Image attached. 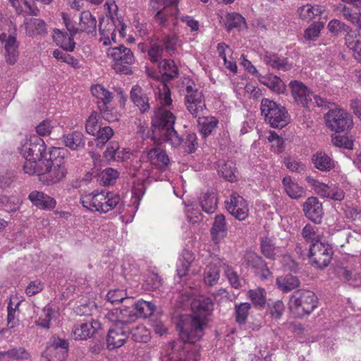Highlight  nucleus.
I'll return each mask as SVG.
<instances>
[{"label": "nucleus", "mask_w": 361, "mask_h": 361, "mask_svg": "<svg viewBox=\"0 0 361 361\" xmlns=\"http://www.w3.org/2000/svg\"><path fill=\"white\" fill-rule=\"evenodd\" d=\"M192 314L189 327L180 331V336L184 343H194L204 334L208 318L214 310V302L208 297L200 296L191 302Z\"/></svg>", "instance_id": "1"}, {"label": "nucleus", "mask_w": 361, "mask_h": 361, "mask_svg": "<svg viewBox=\"0 0 361 361\" xmlns=\"http://www.w3.org/2000/svg\"><path fill=\"white\" fill-rule=\"evenodd\" d=\"M61 149L52 147L49 152V157L44 160L40 182L47 186L58 184L65 180L68 173L66 161L61 154Z\"/></svg>", "instance_id": "2"}, {"label": "nucleus", "mask_w": 361, "mask_h": 361, "mask_svg": "<svg viewBox=\"0 0 361 361\" xmlns=\"http://www.w3.org/2000/svg\"><path fill=\"white\" fill-rule=\"evenodd\" d=\"M176 120V116L169 109L157 106L152 117V127L154 132L158 131L160 133L163 140L169 142L174 147H178L183 140L173 128Z\"/></svg>", "instance_id": "3"}, {"label": "nucleus", "mask_w": 361, "mask_h": 361, "mask_svg": "<svg viewBox=\"0 0 361 361\" xmlns=\"http://www.w3.org/2000/svg\"><path fill=\"white\" fill-rule=\"evenodd\" d=\"M80 200L82 205L88 210L105 214L116 208L121 197L114 192L102 190L83 194Z\"/></svg>", "instance_id": "4"}, {"label": "nucleus", "mask_w": 361, "mask_h": 361, "mask_svg": "<svg viewBox=\"0 0 361 361\" xmlns=\"http://www.w3.org/2000/svg\"><path fill=\"white\" fill-rule=\"evenodd\" d=\"M317 298L314 292L299 289L290 297L288 307L295 317H302L310 314L317 307Z\"/></svg>", "instance_id": "5"}, {"label": "nucleus", "mask_w": 361, "mask_h": 361, "mask_svg": "<svg viewBox=\"0 0 361 361\" xmlns=\"http://www.w3.org/2000/svg\"><path fill=\"white\" fill-rule=\"evenodd\" d=\"M106 56L111 63L112 68L118 73H132V66L135 59L130 49L120 45L118 47H109L106 51Z\"/></svg>", "instance_id": "6"}, {"label": "nucleus", "mask_w": 361, "mask_h": 361, "mask_svg": "<svg viewBox=\"0 0 361 361\" xmlns=\"http://www.w3.org/2000/svg\"><path fill=\"white\" fill-rule=\"evenodd\" d=\"M261 114L272 128H281L288 123L289 116L285 107L267 98L261 101Z\"/></svg>", "instance_id": "7"}, {"label": "nucleus", "mask_w": 361, "mask_h": 361, "mask_svg": "<svg viewBox=\"0 0 361 361\" xmlns=\"http://www.w3.org/2000/svg\"><path fill=\"white\" fill-rule=\"evenodd\" d=\"M62 18L72 36L80 32L93 34L96 32L97 20L89 11H84L80 13L78 22H72L65 13H62Z\"/></svg>", "instance_id": "8"}, {"label": "nucleus", "mask_w": 361, "mask_h": 361, "mask_svg": "<svg viewBox=\"0 0 361 361\" xmlns=\"http://www.w3.org/2000/svg\"><path fill=\"white\" fill-rule=\"evenodd\" d=\"M47 146L42 138L36 135H30L22 143L20 153L25 160H38L47 158Z\"/></svg>", "instance_id": "9"}, {"label": "nucleus", "mask_w": 361, "mask_h": 361, "mask_svg": "<svg viewBox=\"0 0 361 361\" xmlns=\"http://www.w3.org/2000/svg\"><path fill=\"white\" fill-rule=\"evenodd\" d=\"M326 126L336 133L348 130L353 127L351 116L342 109H331L325 116Z\"/></svg>", "instance_id": "10"}, {"label": "nucleus", "mask_w": 361, "mask_h": 361, "mask_svg": "<svg viewBox=\"0 0 361 361\" xmlns=\"http://www.w3.org/2000/svg\"><path fill=\"white\" fill-rule=\"evenodd\" d=\"M184 103L186 109L194 118L200 116L206 109L202 92L192 85H188L185 88Z\"/></svg>", "instance_id": "11"}, {"label": "nucleus", "mask_w": 361, "mask_h": 361, "mask_svg": "<svg viewBox=\"0 0 361 361\" xmlns=\"http://www.w3.org/2000/svg\"><path fill=\"white\" fill-rule=\"evenodd\" d=\"M332 255V248L328 243L315 242L310 246L309 258L311 264L317 268L326 267L331 261Z\"/></svg>", "instance_id": "12"}, {"label": "nucleus", "mask_w": 361, "mask_h": 361, "mask_svg": "<svg viewBox=\"0 0 361 361\" xmlns=\"http://www.w3.org/2000/svg\"><path fill=\"white\" fill-rule=\"evenodd\" d=\"M227 211L238 221H244L249 214L247 201L236 192H233L228 200L226 202Z\"/></svg>", "instance_id": "13"}, {"label": "nucleus", "mask_w": 361, "mask_h": 361, "mask_svg": "<svg viewBox=\"0 0 361 361\" xmlns=\"http://www.w3.org/2000/svg\"><path fill=\"white\" fill-rule=\"evenodd\" d=\"M129 332L128 326L112 324L106 338L107 348L109 350H114L123 346L128 338Z\"/></svg>", "instance_id": "14"}, {"label": "nucleus", "mask_w": 361, "mask_h": 361, "mask_svg": "<svg viewBox=\"0 0 361 361\" xmlns=\"http://www.w3.org/2000/svg\"><path fill=\"white\" fill-rule=\"evenodd\" d=\"M291 94L295 102L305 108H311L312 104V92L302 82L291 81L289 84Z\"/></svg>", "instance_id": "15"}, {"label": "nucleus", "mask_w": 361, "mask_h": 361, "mask_svg": "<svg viewBox=\"0 0 361 361\" xmlns=\"http://www.w3.org/2000/svg\"><path fill=\"white\" fill-rule=\"evenodd\" d=\"M106 319L114 324L118 326H128L137 319V314L133 307H125L123 309H114L106 314Z\"/></svg>", "instance_id": "16"}, {"label": "nucleus", "mask_w": 361, "mask_h": 361, "mask_svg": "<svg viewBox=\"0 0 361 361\" xmlns=\"http://www.w3.org/2000/svg\"><path fill=\"white\" fill-rule=\"evenodd\" d=\"M243 264L253 269L255 273L260 274L263 278H267L270 274L267 263L254 252H246L243 258Z\"/></svg>", "instance_id": "17"}, {"label": "nucleus", "mask_w": 361, "mask_h": 361, "mask_svg": "<svg viewBox=\"0 0 361 361\" xmlns=\"http://www.w3.org/2000/svg\"><path fill=\"white\" fill-rule=\"evenodd\" d=\"M305 216L311 221L319 224L322 221L324 211L322 204L315 197H308L302 205Z\"/></svg>", "instance_id": "18"}, {"label": "nucleus", "mask_w": 361, "mask_h": 361, "mask_svg": "<svg viewBox=\"0 0 361 361\" xmlns=\"http://www.w3.org/2000/svg\"><path fill=\"white\" fill-rule=\"evenodd\" d=\"M147 159L155 169L164 171L170 160L166 151L160 147H154L147 152Z\"/></svg>", "instance_id": "19"}, {"label": "nucleus", "mask_w": 361, "mask_h": 361, "mask_svg": "<svg viewBox=\"0 0 361 361\" xmlns=\"http://www.w3.org/2000/svg\"><path fill=\"white\" fill-rule=\"evenodd\" d=\"M100 326L101 324L97 321L76 324L73 329L72 338L79 341L87 340L92 336Z\"/></svg>", "instance_id": "20"}, {"label": "nucleus", "mask_w": 361, "mask_h": 361, "mask_svg": "<svg viewBox=\"0 0 361 361\" xmlns=\"http://www.w3.org/2000/svg\"><path fill=\"white\" fill-rule=\"evenodd\" d=\"M28 200L40 209L51 210L56 205V200L42 191L33 190L28 195Z\"/></svg>", "instance_id": "21"}, {"label": "nucleus", "mask_w": 361, "mask_h": 361, "mask_svg": "<svg viewBox=\"0 0 361 361\" xmlns=\"http://www.w3.org/2000/svg\"><path fill=\"white\" fill-rule=\"evenodd\" d=\"M62 142L66 147L74 151H80L85 146L84 134L78 130L64 134L62 137Z\"/></svg>", "instance_id": "22"}, {"label": "nucleus", "mask_w": 361, "mask_h": 361, "mask_svg": "<svg viewBox=\"0 0 361 361\" xmlns=\"http://www.w3.org/2000/svg\"><path fill=\"white\" fill-rule=\"evenodd\" d=\"M312 162L320 171H330L335 167V161L324 151H317L312 154Z\"/></svg>", "instance_id": "23"}, {"label": "nucleus", "mask_w": 361, "mask_h": 361, "mask_svg": "<svg viewBox=\"0 0 361 361\" xmlns=\"http://www.w3.org/2000/svg\"><path fill=\"white\" fill-rule=\"evenodd\" d=\"M130 99L142 114L149 111L150 108L149 98L139 85H135L132 87Z\"/></svg>", "instance_id": "24"}, {"label": "nucleus", "mask_w": 361, "mask_h": 361, "mask_svg": "<svg viewBox=\"0 0 361 361\" xmlns=\"http://www.w3.org/2000/svg\"><path fill=\"white\" fill-rule=\"evenodd\" d=\"M300 18L304 20L310 21L317 16H326V8L322 5L307 4L298 9Z\"/></svg>", "instance_id": "25"}, {"label": "nucleus", "mask_w": 361, "mask_h": 361, "mask_svg": "<svg viewBox=\"0 0 361 361\" xmlns=\"http://www.w3.org/2000/svg\"><path fill=\"white\" fill-rule=\"evenodd\" d=\"M178 0H151L150 4L153 8H155V4L161 3L165 7L163 10L159 11L155 15V20L159 23L160 25H164L169 20L168 8L171 7L173 13L177 12L176 4Z\"/></svg>", "instance_id": "26"}, {"label": "nucleus", "mask_w": 361, "mask_h": 361, "mask_svg": "<svg viewBox=\"0 0 361 361\" xmlns=\"http://www.w3.org/2000/svg\"><path fill=\"white\" fill-rule=\"evenodd\" d=\"M25 31L30 37L42 36L47 32L46 24L39 18H28L24 21Z\"/></svg>", "instance_id": "27"}, {"label": "nucleus", "mask_w": 361, "mask_h": 361, "mask_svg": "<svg viewBox=\"0 0 361 361\" xmlns=\"http://www.w3.org/2000/svg\"><path fill=\"white\" fill-rule=\"evenodd\" d=\"M283 187L286 194L292 199H299L305 196V189L289 176L282 180Z\"/></svg>", "instance_id": "28"}, {"label": "nucleus", "mask_w": 361, "mask_h": 361, "mask_svg": "<svg viewBox=\"0 0 361 361\" xmlns=\"http://www.w3.org/2000/svg\"><path fill=\"white\" fill-rule=\"evenodd\" d=\"M5 59L7 63L13 65L16 63L18 57V42L16 37L8 35L6 43L4 44Z\"/></svg>", "instance_id": "29"}, {"label": "nucleus", "mask_w": 361, "mask_h": 361, "mask_svg": "<svg viewBox=\"0 0 361 361\" xmlns=\"http://www.w3.org/2000/svg\"><path fill=\"white\" fill-rule=\"evenodd\" d=\"M91 92L93 97L98 99L97 105L104 106L110 105L114 98L112 92L107 90L104 86L97 84L91 87Z\"/></svg>", "instance_id": "30"}, {"label": "nucleus", "mask_w": 361, "mask_h": 361, "mask_svg": "<svg viewBox=\"0 0 361 361\" xmlns=\"http://www.w3.org/2000/svg\"><path fill=\"white\" fill-rule=\"evenodd\" d=\"M195 259L194 254L188 250H184L178 259L177 265V274L180 278L188 275L192 262Z\"/></svg>", "instance_id": "31"}, {"label": "nucleus", "mask_w": 361, "mask_h": 361, "mask_svg": "<svg viewBox=\"0 0 361 361\" xmlns=\"http://www.w3.org/2000/svg\"><path fill=\"white\" fill-rule=\"evenodd\" d=\"M264 61L273 68L283 71L290 70L292 65L288 63L287 59L280 58L277 54L266 52L263 57Z\"/></svg>", "instance_id": "32"}, {"label": "nucleus", "mask_w": 361, "mask_h": 361, "mask_svg": "<svg viewBox=\"0 0 361 361\" xmlns=\"http://www.w3.org/2000/svg\"><path fill=\"white\" fill-rule=\"evenodd\" d=\"M277 287L283 292L288 293L298 288L300 284V280L297 276L291 274L279 276L276 281Z\"/></svg>", "instance_id": "33"}, {"label": "nucleus", "mask_w": 361, "mask_h": 361, "mask_svg": "<svg viewBox=\"0 0 361 361\" xmlns=\"http://www.w3.org/2000/svg\"><path fill=\"white\" fill-rule=\"evenodd\" d=\"M198 118V124L200 127V132L204 138H206L211 135L219 123V121L214 116H206Z\"/></svg>", "instance_id": "34"}, {"label": "nucleus", "mask_w": 361, "mask_h": 361, "mask_svg": "<svg viewBox=\"0 0 361 361\" xmlns=\"http://www.w3.org/2000/svg\"><path fill=\"white\" fill-rule=\"evenodd\" d=\"M12 6L18 13H25L32 16H37L39 10L31 0H10Z\"/></svg>", "instance_id": "35"}, {"label": "nucleus", "mask_w": 361, "mask_h": 361, "mask_svg": "<svg viewBox=\"0 0 361 361\" xmlns=\"http://www.w3.org/2000/svg\"><path fill=\"white\" fill-rule=\"evenodd\" d=\"M225 26L227 31L240 30L246 27L245 18L239 13L233 12L227 14Z\"/></svg>", "instance_id": "36"}, {"label": "nucleus", "mask_w": 361, "mask_h": 361, "mask_svg": "<svg viewBox=\"0 0 361 361\" xmlns=\"http://www.w3.org/2000/svg\"><path fill=\"white\" fill-rule=\"evenodd\" d=\"M219 173L226 180L229 182H234L236 180V168L233 161H219Z\"/></svg>", "instance_id": "37"}, {"label": "nucleus", "mask_w": 361, "mask_h": 361, "mask_svg": "<svg viewBox=\"0 0 361 361\" xmlns=\"http://www.w3.org/2000/svg\"><path fill=\"white\" fill-rule=\"evenodd\" d=\"M57 314L58 312L56 310L49 305H47L43 308L42 314L35 322V324L38 326L48 329L50 328V322L56 319Z\"/></svg>", "instance_id": "38"}, {"label": "nucleus", "mask_w": 361, "mask_h": 361, "mask_svg": "<svg viewBox=\"0 0 361 361\" xmlns=\"http://www.w3.org/2000/svg\"><path fill=\"white\" fill-rule=\"evenodd\" d=\"M202 210L207 214H213L217 208V198L214 193H204L200 198Z\"/></svg>", "instance_id": "39"}, {"label": "nucleus", "mask_w": 361, "mask_h": 361, "mask_svg": "<svg viewBox=\"0 0 361 361\" xmlns=\"http://www.w3.org/2000/svg\"><path fill=\"white\" fill-rule=\"evenodd\" d=\"M261 251L267 259H275L279 253V247L275 245L272 239L265 237L261 240Z\"/></svg>", "instance_id": "40"}, {"label": "nucleus", "mask_w": 361, "mask_h": 361, "mask_svg": "<svg viewBox=\"0 0 361 361\" xmlns=\"http://www.w3.org/2000/svg\"><path fill=\"white\" fill-rule=\"evenodd\" d=\"M44 159L38 160H25L23 166V171L25 173L30 176L37 175L39 178H41L42 174V169Z\"/></svg>", "instance_id": "41"}, {"label": "nucleus", "mask_w": 361, "mask_h": 361, "mask_svg": "<svg viewBox=\"0 0 361 361\" xmlns=\"http://www.w3.org/2000/svg\"><path fill=\"white\" fill-rule=\"evenodd\" d=\"M133 309L136 310L135 312L137 314V318L138 317L147 318L153 314L155 305L152 302L141 300L135 304Z\"/></svg>", "instance_id": "42"}, {"label": "nucleus", "mask_w": 361, "mask_h": 361, "mask_svg": "<svg viewBox=\"0 0 361 361\" xmlns=\"http://www.w3.org/2000/svg\"><path fill=\"white\" fill-rule=\"evenodd\" d=\"M67 355V350H59L51 346H48L42 353V357L46 361H63Z\"/></svg>", "instance_id": "43"}, {"label": "nucleus", "mask_w": 361, "mask_h": 361, "mask_svg": "<svg viewBox=\"0 0 361 361\" xmlns=\"http://www.w3.org/2000/svg\"><path fill=\"white\" fill-rule=\"evenodd\" d=\"M160 73L169 78H173L178 74V68L172 60H162L159 65Z\"/></svg>", "instance_id": "44"}, {"label": "nucleus", "mask_w": 361, "mask_h": 361, "mask_svg": "<svg viewBox=\"0 0 361 361\" xmlns=\"http://www.w3.org/2000/svg\"><path fill=\"white\" fill-rule=\"evenodd\" d=\"M132 339L135 342L147 343L150 340L151 334L149 329L144 325H138L130 331Z\"/></svg>", "instance_id": "45"}, {"label": "nucleus", "mask_w": 361, "mask_h": 361, "mask_svg": "<svg viewBox=\"0 0 361 361\" xmlns=\"http://www.w3.org/2000/svg\"><path fill=\"white\" fill-rule=\"evenodd\" d=\"M101 119L100 115L96 112L92 111L87 119L86 120L85 123V130L87 133L95 135L96 133L99 130V129L102 127L99 121Z\"/></svg>", "instance_id": "46"}, {"label": "nucleus", "mask_w": 361, "mask_h": 361, "mask_svg": "<svg viewBox=\"0 0 361 361\" xmlns=\"http://www.w3.org/2000/svg\"><path fill=\"white\" fill-rule=\"evenodd\" d=\"M226 224L225 216L223 214H218L215 216L213 226L211 229L213 238L215 240H218V236L222 233V236L226 233Z\"/></svg>", "instance_id": "47"}, {"label": "nucleus", "mask_w": 361, "mask_h": 361, "mask_svg": "<svg viewBox=\"0 0 361 361\" xmlns=\"http://www.w3.org/2000/svg\"><path fill=\"white\" fill-rule=\"evenodd\" d=\"M251 305L248 302H241L235 305V322L238 324H244L247 319Z\"/></svg>", "instance_id": "48"}, {"label": "nucleus", "mask_w": 361, "mask_h": 361, "mask_svg": "<svg viewBox=\"0 0 361 361\" xmlns=\"http://www.w3.org/2000/svg\"><path fill=\"white\" fill-rule=\"evenodd\" d=\"M247 296L255 307H263L266 304V291L264 288L250 290Z\"/></svg>", "instance_id": "49"}, {"label": "nucleus", "mask_w": 361, "mask_h": 361, "mask_svg": "<svg viewBox=\"0 0 361 361\" xmlns=\"http://www.w3.org/2000/svg\"><path fill=\"white\" fill-rule=\"evenodd\" d=\"M179 137L183 142L178 147L182 146L185 152L192 154L195 152L198 146L195 133H188L184 138L180 136H179Z\"/></svg>", "instance_id": "50"}, {"label": "nucleus", "mask_w": 361, "mask_h": 361, "mask_svg": "<svg viewBox=\"0 0 361 361\" xmlns=\"http://www.w3.org/2000/svg\"><path fill=\"white\" fill-rule=\"evenodd\" d=\"M302 235L307 240L313 243L321 242V233L317 226L307 224L302 230Z\"/></svg>", "instance_id": "51"}, {"label": "nucleus", "mask_w": 361, "mask_h": 361, "mask_svg": "<svg viewBox=\"0 0 361 361\" xmlns=\"http://www.w3.org/2000/svg\"><path fill=\"white\" fill-rule=\"evenodd\" d=\"M305 180L316 193L321 197H326L330 186L311 176H307Z\"/></svg>", "instance_id": "52"}, {"label": "nucleus", "mask_w": 361, "mask_h": 361, "mask_svg": "<svg viewBox=\"0 0 361 361\" xmlns=\"http://www.w3.org/2000/svg\"><path fill=\"white\" fill-rule=\"evenodd\" d=\"M105 159L110 161H119L123 158L122 153L120 151L119 144L116 142H112L107 147L106 151L104 152Z\"/></svg>", "instance_id": "53"}, {"label": "nucleus", "mask_w": 361, "mask_h": 361, "mask_svg": "<svg viewBox=\"0 0 361 361\" xmlns=\"http://www.w3.org/2000/svg\"><path fill=\"white\" fill-rule=\"evenodd\" d=\"M114 130L109 126L101 127L96 133L97 145L102 147L104 146L114 135Z\"/></svg>", "instance_id": "54"}, {"label": "nucleus", "mask_w": 361, "mask_h": 361, "mask_svg": "<svg viewBox=\"0 0 361 361\" xmlns=\"http://www.w3.org/2000/svg\"><path fill=\"white\" fill-rule=\"evenodd\" d=\"M341 12L345 20L361 28V11L353 13L349 7L341 6Z\"/></svg>", "instance_id": "55"}, {"label": "nucleus", "mask_w": 361, "mask_h": 361, "mask_svg": "<svg viewBox=\"0 0 361 361\" xmlns=\"http://www.w3.org/2000/svg\"><path fill=\"white\" fill-rule=\"evenodd\" d=\"M219 271L218 268L213 264L207 266L204 270V280L209 286H214L218 282Z\"/></svg>", "instance_id": "56"}, {"label": "nucleus", "mask_w": 361, "mask_h": 361, "mask_svg": "<svg viewBox=\"0 0 361 361\" xmlns=\"http://www.w3.org/2000/svg\"><path fill=\"white\" fill-rule=\"evenodd\" d=\"M118 176L119 172L112 168H106L100 173L101 181L105 185L114 184Z\"/></svg>", "instance_id": "57"}, {"label": "nucleus", "mask_w": 361, "mask_h": 361, "mask_svg": "<svg viewBox=\"0 0 361 361\" xmlns=\"http://www.w3.org/2000/svg\"><path fill=\"white\" fill-rule=\"evenodd\" d=\"M111 105L99 106V109L102 117L108 122L117 121L120 114L116 109L111 108Z\"/></svg>", "instance_id": "58"}, {"label": "nucleus", "mask_w": 361, "mask_h": 361, "mask_svg": "<svg viewBox=\"0 0 361 361\" xmlns=\"http://www.w3.org/2000/svg\"><path fill=\"white\" fill-rule=\"evenodd\" d=\"M265 84L269 89L278 94L283 92L286 89L284 82L276 75L270 76Z\"/></svg>", "instance_id": "59"}, {"label": "nucleus", "mask_w": 361, "mask_h": 361, "mask_svg": "<svg viewBox=\"0 0 361 361\" xmlns=\"http://www.w3.org/2000/svg\"><path fill=\"white\" fill-rule=\"evenodd\" d=\"M159 94L160 99V105L159 106H164L167 109V107L172 104L171 90L166 84H163L161 88H159Z\"/></svg>", "instance_id": "60"}, {"label": "nucleus", "mask_w": 361, "mask_h": 361, "mask_svg": "<svg viewBox=\"0 0 361 361\" xmlns=\"http://www.w3.org/2000/svg\"><path fill=\"white\" fill-rule=\"evenodd\" d=\"M107 300L111 303H119L123 301L125 299H128L127 293L125 290L121 289H114L108 292Z\"/></svg>", "instance_id": "61"}, {"label": "nucleus", "mask_w": 361, "mask_h": 361, "mask_svg": "<svg viewBox=\"0 0 361 361\" xmlns=\"http://www.w3.org/2000/svg\"><path fill=\"white\" fill-rule=\"evenodd\" d=\"M224 270L225 275L228 279L232 287L234 288H238L240 287V281L237 272L235 271L228 264H224Z\"/></svg>", "instance_id": "62"}, {"label": "nucleus", "mask_w": 361, "mask_h": 361, "mask_svg": "<svg viewBox=\"0 0 361 361\" xmlns=\"http://www.w3.org/2000/svg\"><path fill=\"white\" fill-rule=\"evenodd\" d=\"M269 141L271 143V148L275 153L279 154L284 149V140L277 133L271 132L268 137Z\"/></svg>", "instance_id": "63"}, {"label": "nucleus", "mask_w": 361, "mask_h": 361, "mask_svg": "<svg viewBox=\"0 0 361 361\" xmlns=\"http://www.w3.org/2000/svg\"><path fill=\"white\" fill-rule=\"evenodd\" d=\"M284 164L293 172L302 173L305 170V165L303 163L292 157L285 158Z\"/></svg>", "instance_id": "64"}]
</instances>
